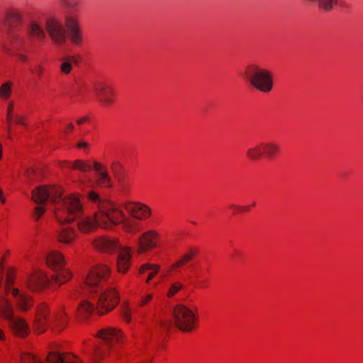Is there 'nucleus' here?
Returning <instances> with one entry per match:
<instances>
[{
    "instance_id": "obj_31",
    "label": "nucleus",
    "mask_w": 363,
    "mask_h": 363,
    "mask_svg": "<svg viewBox=\"0 0 363 363\" xmlns=\"http://www.w3.org/2000/svg\"><path fill=\"white\" fill-rule=\"evenodd\" d=\"M198 249L196 247H190L181 258L171 266L172 270L183 267L187 264L197 254Z\"/></svg>"
},
{
    "instance_id": "obj_32",
    "label": "nucleus",
    "mask_w": 363,
    "mask_h": 363,
    "mask_svg": "<svg viewBox=\"0 0 363 363\" xmlns=\"http://www.w3.org/2000/svg\"><path fill=\"white\" fill-rule=\"evenodd\" d=\"M16 277V270L13 267H10L8 268L6 274V280L4 287V292H6V294H10L11 292V289H18L14 286V282Z\"/></svg>"
},
{
    "instance_id": "obj_19",
    "label": "nucleus",
    "mask_w": 363,
    "mask_h": 363,
    "mask_svg": "<svg viewBox=\"0 0 363 363\" xmlns=\"http://www.w3.org/2000/svg\"><path fill=\"white\" fill-rule=\"evenodd\" d=\"M6 122L9 138L13 132V125L26 126L28 124L26 115L13 102H10L7 107Z\"/></svg>"
},
{
    "instance_id": "obj_5",
    "label": "nucleus",
    "mask_w": 363,
    "mask_h": 363,
    "mask_svg": "<svg viewBox=\"0 0 363 363\" xmlns=\"http://www.w3.org/2000/svg\"><path fill=\"white\" fill-rule=\"evenodd\" d=\"M112 269L109 265L105 263H96L92 265L83 281V287L86 289L91 297H95L99 290L111 278Z\"/></svg>"
},
{
    "instance_id": "obj_58",
    "label": "nucleus",
    "mask_w": 363,
    "mask_h": 363,
    "mask_svg": "<svg viewBox=\"0 0 363 363\" xmlns=\"http://www.w3.org/2000/svg\"><path fill=\"white\" fill-rule=\"evenodd\" d=\"M147 363H149V362H147Z\"/></svg>"
},
{
    "instance_id": "obj_51",
    "label": "nucleus",
    "mask_w": 363,
    "mask_h": 363,
    "mask_svg": "<svg viewBox=\"0 0 363 363\" xmlns=\"http://www.w3.org/2000/svg\"><path fill=\"white\" fill-rule=\"evenodd\" d=\"M88 121H89L88 116H83V117H81L79 119H77V123L78 125H82V124L86 123Z\"/></svg>"
},
{
    "instance_id": "obj_56",
    "label": "nucleus",
    "mask_w": 363,
    "mask_h": 363,
    "mask_svg": "<svg viewBox=\"0 0 363 363\" xmlns=\"http://www.w3.org/2000/svg\"><path fill=\"white\" fill-rule=\"evenodd\" d=\"M3 157V145L0 142V161H1Z\"/></svg>"
},
{
    "instance_id": "obj_8",
    "label": "nucleus",
    "mask_w": 363,
    "mask_h": 363,
    "mask_svg": "<svg viewBox=\"0 0 363 363\" xmlns=\"http://www.w3.org/2000/svg\"><path fill=\"white\" fill-rule=\"evenodd\" d=\"M51 282L52 281L45 269L34 267L27 277L26 286L32 292L41 293L50 286Z\"/></svg>"
},
{
    "instance_id": "obj_25",
    "label": "nucleus",
    "mask_w": 363,
    "mask_h": 363,
    "mask_svg": "<svg viewBox=\"0 0 363 363\" xmlns=\"http://www.w3.org/2000/svg\"><path fill=\"white\" fill-rule=\"evenodd\" d=\"M210 267L208 266L199 265L195 270L194 275L196 284L199 289H207L210 285Z\"/></svg>"
},
{
    "instance_id": "obj_46",
    "label": "nucleus",
    "mask_w": 363,
    "mask_h": 363,
    "mask_svg": "<svg viewBox=\"0 0 363 363\" xmlns=\"http://www.w3.org/2000/svg\"><path fill=\"white\" fill-rule=\"evenodd\" d=\"M92 169L96 172V174L108 172L106 166L96 160L92 162L91 169Z\"/></svg>"
},
{
    "instance_id": "obj_28",
    "label": "nucleus",
    "mask_w": 363,
    "mask_h": 363,
    "mask_svg": "<svg viewBox=\"0 0 363 363\" xmlns=\"http://www.w3.org/2000/svg\"><path fill=\"white\" fill-rule=\"evenodd\" d=\"M28 35L32 40L44 42L46 34L42 25L36 21H31L28 27Z\"/></svg>"
},
{
    "instance_id": "obj_34",
    "label": "nucleus",
    "mask_w": 363,
    "mask_h": 363,
    "mask_svg": "<svg viewBox=\"0 0 363 363\" xmlns=\"http://www.w3.org/2000/svg\"><path fill=\"white\" fill-rule=\"evenodd\" d=\"M19 363H42L40 357L28 351H23L20 354Z\"/></svg>"
},
{
    "instance_id": "obj_1",
    "label": "nucleus",
    "mask_w": 363,
    "mask_h": 363,
    "mask_svg": "<svg viewBox=\"0 0 363 363\" xmlns=\"http://www.w3.org/2000/svg\"><path fill=\"white\" fill-rule=\"evenodd\" d=\"M64 189L60 185H41L31 192L32 200L38 204L50 202L52 204L53 215L60 225L70 224L83 215L84 207L82 196L78 192L62 197Z\"/></svg>"
},
{
    "instance_id": "obj_48",
    "label": "nucleus",
    "mask_w": 363,
    "mask_h": 363,
    "mask_svg": "<svg viewBox=\"0 0 363 363\" xmlns=\"http://www.w3.org/2000/svg\"><path fill=\"white\" fill-rule=\"evenodd\" d=\"M160 269V266L158 264H155L150 271L146 279V283H150V281L155 277V276L159 272Z\"/></svg>"
},
{
    "instance_id": "obj_53",
    "label": "nucleus",
    "mask_w": 363,
    "mask_h": 363,
    "mask_svg": "<svg viewBox=\"0 0 363 363\" xmlns=\"http://www.w3.org/2000/svg\"><path fill=\"white\" fill-rule=\"evenodd\" d=\"M74 129V125L72 123H68L65 127V132L66 133H69L72 132Z\"/></svg>"
},
{
    "instance_id": "obj_16",
    "label": "nucleus",
    "mask_w": 363,
    "mask_h": 363,
    "mask_svg": "<svg viewBox=\"0 0 363 363\" xmlns=\"http://www.w3.org/2000/svg\"><path fill=\"white\" fill-rule=\"evenodd\" d=\"M123 207L128 213L134 219L144 221L151 217L152 209L149 206L139 201H127Z\"/></svg>"
},
{
    "instance_id": "obj_9",
    "label": "nucleus",
    "mask_w": 363,
    "mask_h": 363,
    "mask_svg": "<svg viewBox=\"0 0 363 363\" xmlns=\"http://www.w3.org/2000/svg\"><path fill=\"white\" fill-rule=\"evenodd\" d=\"M100 294L96 303V311L104 315L113 310L120 301L119 294L113 287H107L99 290Z\"/></svg>"
},
{
    "instance_id": "obj_37",
    "label": "nucleus",
    "mask_w": 363,
    "mask_h": 363,
    "mask_svg": "<svg viewBox=\"0 0 363 363\" xmlns=\"http://www.w3.org/2000/svg\"><path fill=\"white\" fill-rule=\"evenodd\" d=\"M96 182L101 187H110L111 180L108 172L96 174Z\"/></svg>"
},
{
    "instance_id": "obj_33",
    "label": "nucleus",
    "mask_w": 363,
    "mask_h": 363,
    "mask_svg": "<svg viewBox=\"0 0 363 363\" xmlns=\"http://www.w3.org/2000/svg\"><path fill=\"white\" fill-rule=\"evenodd\" d=\"M247 157L252 160H258L264 157L262 149V144L259 143L255 146L247 149L246 152Z\"/></svg>"
},
{
    "instance_id": "obj_57",
    "label": "nucleus",
    "mask_w": 363,
    "mask_h": 363,
    "mask_svg": "<svg viewBox=\"0 0 363 363\" xmlns=\"http://www.w3.org/2000/svg\"><path fill=\"white\" fill-rule=\"evenodd\" d=\"M116 165H120V164L118 163H117V162L113 163L112 167H111L113 170L114 169V167L116 166Z\"/></svg>"
},
{
    "instance_id": "obj_52",
    "label": "nucleus",
    "mask_w": 363,
    "mask_h": 363,
    "mask_svg": "<svg viewBox=\"0 0 363 363\" xmlns=\"http://www.w3.org/2000/svg\"><path fill=\"white\" fill-rule=\"evenodd\" d=\"M6 201L4 193L3 191V189L0 187V203L1 204H5Z\"/></svg>"
},
{
    "instance_id": "obj_29",
    "label": "nucleus",
    "mask_w": 363,
    "mask_h": 363,
    "mask_svg": "<svg viewBox=\"0 0 363 363\" xmlns=\"http://www.w3.org/2000/svg\"><path fill=\"white\" fill-rule=\"evenodd\" d=\"M80 61L79 55H69L62 59L60 65V70L64 74L71 73L74 65H77Z\"/></svg>"
},
{
    "instance_id": "obj_27",
    "label": "nucleus",
    "mask_w": 363,
    "mask_h": 363,
    "mask_svg": "<svg viewBox=\"0 0 363 363\" xmlns=\"http://www.w3.org/2000/svg\"><path fill=\"white\" fill-rule=\"evenodd\" d=\"M96 310V305L86 299L82 300L77 308V315L78 318L83 321L87 320Z\"/></svg>"
},
{
    "instance_id": "obj_24",
    "label": "nucleus",
    "mask_w": 363,
    "mask_h": 363,
    "mask_svg": "<svg viewBox=\"0 0 363 363\" xmlns=\"http://www.w3.org/2000/svg\"><path fill=\"white\" fill-rule=\"evenodd\" d=\"M10 298L11 294L6 292L0 295V318L6 321L15 315V306Z\"/></svg>"
},
{
    "instance_id": "obj_54",
    "label": "nucleus",
    "mask_w": 363,
    "mask_h": 363,
    "mask_svg": "<svg viewBox=\"0 0 363 363\" xmlns=\"http://www.w3.org/2000/svg\"><path fill=\"white\" fill-rule=\"evenodd\" d=\"M18 60L25 62L28 60V56L26 55L21 54L18 55Z\"/></svg>"
},
{
    "instance_id": "obj_17",
    "label": "nucleus",
    "mask_w": 363,
    "mask_h": 363,
    "mask_svg": "<svg viewBox=\"0 0 363 363\" xmlns=\"http://www.w3.org/2000/svg\"><path fill=\"white\" fill-rule=\"evenodd\" d=\"M46 30L52 40L57 45H62L67 39V33L62 23L56 18L48 19L45 22Z\"/></svg>"
},
{
    "instance_id": "obj_22",
    "label": "nucleus",
    "mask_w": 363,
    "mask_h": 363,
    "mask_svg": "<svg viewBox=\"0 0 363 363\" xmlns=\"http://www.w3.org/2000/svg\"><path fill=\"white\" fill-rule=\"evenodd\" d=\"M69 318L64 306L57 308L52 315V330L54 333L62 332L67 327Z\"/></svg>"
},
{
    "instance_id": "obj_2",
    "label": "nucleus",
    "mask_w": 363,
    "mask_h": 363,
    "mask_svg": "<svg viewBox=\"0 0 363 363\" xmlns=\"http://www.w3.org/2000/svg\"><path fill=\"white\" fill-rule=\"evenodd\" d=\"M97 211L102 230L111 231L116 226L121 225L125 233L135 235L140 231V224L128 218L124 211L111 201L103 202L100 211Z\"/></svg>"
},
{
    "instance_id": "obj_30",
    "label": "nucleus",
    "mask_w": 363,
    "mask_h": 363,
    "mask_svg": "<svg viewBox=\"0 0 363 363\" xmlns=\"http://www.w3.org/2000/svg\"><path fill=\"white\" fill-rule=\"evenodd\" d=\"M262 149L264 157L272 159L281 152V147L277 142H262Z\"/></svg>"
},
{
    "instance_id": "obj_11",
    "label": "nucleus",
    "mask_w": 363,
    "mask_h": 363,
    "mask_svg": "<svg viewBox=\"0 0 363 363\" xmlns=\"http://www.w3.org/2000/svg\"><path fill=\"white\" fill-rule=\"evenodd\" d=\"M162 235L155 229H150L143 232L138 238L137 253L143 255L150 252L161 245Z\"/></svg>"
},
{
    "instance_id": "obj_15",
    "label": "nucleus",
    "mask_w": 363,
    "mask_h": 363,
    "mask_svg": "<svg viewBox=\"0 0 363 363\" xmlns=\"http://www.w3.org/2000/svg\"><path fill=\"white\" fill-rule=\"evenodd\" d=\"M76 220V230L78 233L91 234L96 231L98 228H101V223L97 211H95L93 215H82Z\"/></svg>"
},
{
    "instance_id": "obj_40",
    "label": "nucleus",
    "mask_w": 363,
    "mask_h": 363,
    "mask_svg": "<svg viewBox=\"0 0 363 363\" xmlns=\"http://www.w3.org/2000/svg\"><path fill=\"white\" fill-rule=\"evenodd\" d=\"M46 363H63V353L50 352L48 354Z\"/></svg>"
},
{
    "instance_id": "obj_21",
    "label": "nucleus",
    "mask_w": 363,
    "mask_h": 363,
    "mask_svg": "<svg viewBox=\"0 0 363 363\" xmlns=\"http://www.w3.org/2000/svg\"><path fill=\"white\" fill-rule=\"evenodd\" d=\"M116 259V270L120 274H127L133 262V249L130 246H123L118 250Z\"/></svg>"
},
{
    "instance_id": "obj_6",
    "label": "nucleus",
    "mask_w": 363,
    "mask_h": 363,
    "mask_svg": "<svg viewBox=\"0 0 363 363\" xmlns=\"http://www.w3.org/2000/svg\"><path fill=\"white\" fill-rule=\"evenodd\" d=\"M173 318L175 326L184 333L193 332L199 325V315L196 306L178 304L174 308Z\"/></svg>"
},
{
    "instance_id": "obj_50",
    "label": "nucleus",
    "mask_w": 363,
    "mask_h": 363,
    "mask_svg": "<svg viewBox=\"0 0 363 363\" xmlns=\"http://www.w3.org/2000/svg\"><path fill=\"white\" fill-rule=\"evenodd\" d=\"M123 317L127 323L131 321V312L129 309H126L123 313Z\"/></svg>"
},
{
    "instance_id": "obj_12",
    "label": "nucleus",
    "mask_w": 363,
    "mask_h": 363,
    "mask_svg": "<svg viewBox=\"0 0 363 363\" xmlns=\"http://www.w3.org/2000/svg\"><path fill=\"white\" fill-rule=\"evenodd\" d=\"M97 100L102 107L109 108L117 101V93L114 87L108 82H99L94 86Z\"/></svg>"
},
{
    "instance_id": "obj_45",
    "label": "nucleus",
    "mask_w": 363,
    "mask_h": 363,
    "mask_svg": "<svg viewBox=\"0 0 363 363\" xmlns=\"http://www.w3.org/2000/svg\"><path fill=\"white\" fill-rule=\"evenodd\" d=\"M11 84L10 82L4 83L0 87V97L7 99L11 94Z\"/></svg>"
},
{
    "instance_id": "obj_35",
    "label": "nucleus",
    "mask_w": 363,
    "mask_h": 363,
    "mask_svg": "<svg viewBox=\"0 0 363 363\" xmlns=\"http://www.w3.org/2000/svg\"><path fill=\"white\" fill-rule=\"evenodd\" d=\"M71 168L86 172L91 169V164L89 160L78 159L72 162Z\"/></svg>"
},
{
    "instance_id": "obj_3",
    "label": "nucleus",
    "mask_w": 363,
    "mask_h": 363,
    "mask_svg": "<svg viewBox=\"0 0 363 363\" xmlns=\"http://www.w3.org/2000/svg\"><path fill=\"white\" fill-rule=\"evenodd\" d=\"M95 337L101 341L106 348L97 347L94 350L92 360L99 363L108 357L110 351L125 345L127 335L125 332L118 326L106 325L102 327L95 334Z\"/></svg>"
},
{
    "instance_id": "obj_55",
    "label": "nucleus",
    "mask_w": 363,
    "mask_h": 363,
    "mask_svg": "<svg viewBox=\"0 0 363 363\" xmlns=\"http://www.w3.org/2000/svg\"><path fill=\"white\" fill-rule=\"evenodd\" d=\"M6 340V335L3 330L0 329V341Z\"/></svg>"
},
{
    "instance_id": "obj_18",
    "label": "nucleus",
    "mask_w": 363,
    "mask_h": 363,
    "mask_svg": "<svg viewBox=\"0 0 363 363\" xmlns=\"http://www.w3.org/2000/svg\"><path fill=\"white\" fill-rule=\"evenodd\" d=\"M11 291V297L13 299L14 306L18 311L24 313L30 311L34 306L33 297L26 292L18 289H13Z\"/></svg>"
},
{
    "instance_id": "obj_41",
    "label": "nucleus",
    "mask_w": 363,
    "mask_h": 363,
    "mask_svg": "<svg viewBox=\"0 0 363 363\" xmlns=\"http://www.w3.org/2000/svg\"><path fill=\"white\" fill-rule=\"evenodd\" d=\"M63 363H83V361L79 357L72 352H64Z\"/></svg>"
},
{
    "instance_id": "obj_49",
    "label": "nucleus",
    "mask_w": 363,
    "mask_h": 363,
    "mask_svg": "<svg viewBox=\"0 0 363 363\" xmlns=\"http://www.w3.org/2000/svg\"><path fill=\"white\" fill-rule=\"evenodd\" d=\"M155 265V264H150V263L144 264L140 267L138 272L140 274H143L145 273L147 271L151 270Z\"/></svg>"
},
{
    "instance_id": "obj_23",
    "label": "nucleus",
    "mask_w": 363,
    "mask_h": 363,
    "mask_svg": "<svg viewBox=\"0 0 363 363\" xmlns=\"http://www.w3.org/2000/svg\"><path fill=\"white\" fill-rule=\"evenodd\" d=\"M79 238L77 230L72 226L67 225L59 228L56 233L58 242L67 245H73Z\"/></svg>"
},
{
    "instance_id": "obj_10",
    "label": "nucleus",
    "mask_w": 363,
    "mask_h": 363,
    "mask_svg": "<svg viewBox=\"0 0 363 363\" xmlns=\"http://www.w3.org/2000/svg\"><path fill=\"white\" fill-rule=\"evenodd\" d=\"M92 247L101 254L113 255L121 247L119 238L111 235H102L94 238L91 242Z\"/></svg>"
},
{
    "instance_id": "obj_13",
    "label": "nucleus",
    "mask_w": 363,
    "mask_h": 363,
    "mask_svg": "<svg viewBox=\"0 0 363 363\" xmlns=\"http://www.w3.org/2000/svg\"><path fill=\"white\" fill-rule=\"evenodd\" d=\"M50 318V307L46 302H41L35 308L33 328L35 333L40 335L48 329Z\"/></svg>"
},
{
    "instance_id": "obj_44",
    "label": "nucleus",
    "mask_w": 363,
    "mask_h": 363,
    "mask_svg": "<svg viewBox=\"0 0 363 363\" xmlns=\"http://www.w3.org/2000/svg\"><path fill=\"white\" fill-rule=\"evenodd\" d=\"M75 147L77 149L82 150L85 154H89L91 144L84 139H79L75 143Z\"/></svg>"
},
{
    "instance_id": "obj_42",
    "label": "nucleus",
    "mask_w": 363,
    "mask_h": 363,
    "mask_svg": "<svg viewBox=\"0 0 363 363\" xmlns=\"http://www.w3.org/2000/svg\"><path fill=\"white\" fill-rule=\"evenodd\" d=\"M255 205L256 202L254 201L252 204L247 206L231 205L230 208L234 213H239L250 211Z\"/></svg>"
},
{
    "instance_id": "obj_43",
    "label": "nucleus",
    "mask_w": 363,
    "mask_h": 363,
    "mask_svg": "<svg viewBox=\"0 0 363 363\" xmlns=\"http://www.w3.org/2000/svg\"><path fill=\"white\" fill-rule=\"evenodd\" d=\"M184 287V285L182 283L179 281H175L171 284L169 286L167 296L169 298H172L174 296H175L179 291H181Z\"/></svg>"
},
{
    "instance_id": "obj_14",
    "label": "nucleus",
    "mask_w": 363,
    "mask_h": 363,
    "mask_svg": "<svg viewBox=\"0 0 363 363\" xmlns=\"http://www.w3.org/2000/svg\"><path fill=\"white\" fill-rule=\"evenodd\" d=\"M65 24L68 30V38L71 44L75 47H82L84 40L78 18L74 15L69 14L65 18Z\"/></svg>"
},
{
    "instance_id": "obj_39",
    "label": "nucleus",
    "mask_w": 363,
    "mask_h": 363,
    "mask_svg": "<svg viewBox=\"0 0 363 363\" xmlns=\"http://www.w3.org/2000/svg\"><path fill=\"white\" fill-rule=\"evenodd\" d=\"M319 8L324 11H330L337 6L338 0H319Z\"/></svg>"
},
{
    "instance_id": "obj_26",
    "label": "nucleus",
    "mask_w": 363,
    "mask_h": 363,
    "mask_svg": "<svg viewBox=\"0 0 363 363\" xmlns=\"http://www.w3.org/2000/svg\"><path fill=\"white\" fill-rule=\"evenodd\" d=\"M23 21L22 13L16 8L9 9L4 20V26L8 28H16L21 25Z\"/></svg>"
},
{
    "instance_id": "obj_47",
    "label": "nucleus",
    "mask_w": 363,
    "mask_h": 363,
    "mask_svg": "<svg viewBox=\"0 0 363 363\" xmlns=\"http://www.w3.org/2000/svg\"><path fill=\"white\" fill-rule=\"evenodd\" d=\"M47 211V208L44 206H36L33 212V217L35 220H38L45 214Z\"/></svg>"
},
{
    "instance_id": "obj_38",
    "label": "nucleus",
    "mask_w": 363,
    "mask_h": 363,
    "mask_svg": "<svg viewBox=\"0 0 363 363\" xmlns=\"http://www.w3.org/2000/svg\"><path fill=\"white\" fill-rule=\"evenodd\" d=\"M153 292H145L140 296L137 305L140 308L146 307L153 301Z\"/></svg>"
},
{
    "instance_id": "obj_20",
    "label": "nucleus",
    "mask_w": 363,
    "mask_h": 363,
    "mask_svg": "<svg viewBox=\"0 0 363 363\" xmlns=\"http://www.w3.org/2000/svg\"><path fill=\"white\" fill-rule=\"evenodd\" d=\"M8 323L9 330L16 337L26 338L30 333L29 323L21 315H14Z\"/></svg>"
},
{
    "instance_id": "obj_36",
    "label": "nucleus",
    "mask_w": 363,
    "mask_h": 363,
    "mask_svg": "<svg viewBox=\"0 0 363 363\" xmlns=\"http://www.w3.org/2000/svg\"><path fill=\"white\" fill-rule=\"evenodd\" d=\"M87 199L90 202L97 207L96 211H100V206L104 201H110L108 199H102L100 195L94 191H90L87 194Z\"/></svg>"
},
{
    "instance_id": "obj_7",
    "label": "nucleus",
    "mask_w": 363,
    "mask_h": 363,
    "mask_svg": "<svg viewBox=\"0 0 363 363\" xmlns=\"http://www.w3.org/2000/svg\"><path fill=\"white\" fill-rule=\"evenodd\" d=\"M246 74L250 84L257 90L264 93L272 90L273 74L269 69L257 65H251L247 67Z\"/></svg>"
},
{
    "instance_id": "obj_4",
    "label": "nucleus",
    "mask_w": 363,
    "mask_h": 363,
    "mask_svg": "<svg viewBox=\"0 0 363 363\" xmlns=\"http://www.w3.org/2000/svg\"><path fill=\"white\" fill-rule=\"evenodd\" d=\"M45 263L47 267L53 272L50 279L58 286L71 280L72 272L66 267L67 260L61 251L58 250L48 251L45 257Z\"/></svg>"
}]
</instances>
